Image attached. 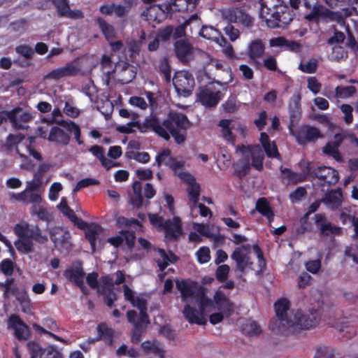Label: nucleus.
Segmentation results:
<instances>
[{
	"mask_svg": "<svg viewBox=\"0 0 358 358\" xmlns=\"http://www.w3.org/2000/svg\"><path fill=\"white\" fill-rule=\"evenodd\" d=\"M276 318L270 320L268 327L275 334L288 336L294 333L296 328L308 330L315 327L321 319L320 308H313L308 311L297 310L294 314V320L289 319L287 310L289 308V301L282 298L274 303Z\"/></svg>",
	"mask_w": 358,
	"mask_h": 358,
	"instance_id": "f257e3e1",
	"label": "nucleus"
},
{
	"mask_svg": "<svg viewBox=\"0 0 358 358\" xmlns=\"http://www.w3.org/2000/svg\"><path fill=\"white\" fill-rule=\"evenodd\" d=\"M191 126L192 123L185 114L170 111L163 121L157 115L150 114L145 119L141 130H152L165 141H169L171 136L177 144H182L186 141L187 129Z\"/></svg>",
	"mask_w": 358,
	"mask_h": 358,
	"instance_id": "f03ea898",
	"label": "nucleus"
},
{
	"mask_svg": "<svg viewBox=\"0 0 358 358\" xmlns=\"http://www.w3.org/2000/svg\"><path fill=\"white\" fill-rule=\"evenodd\" d=\"M13 231L19 238L14 242V245L17 251L22 254L27 255L33 252L32 241L39 244H45L48 241V236L42 234V230L38 225H31L27 222L16 224Z\"/></svg>",
	"mask_w": 358,
	"mask_h": 358,
	"instance_id": "7ed1b4c3",
	"label": "nucleus"
},
{
	"mask_svg": "<svg viewBox=\"0 0 358 358\" xmlns=\"http://www.w3.org/2000/svg\"><path fill=\"white\" fill-rule=\"evenodd\" d=\"M259 15L271 29L284 27L289 24L294 17L292 11L287 6L273 4L268 6L267 1L261 3Z\"/></svg>",
	"mask_w": 358,
	"mask_h": 358,
	"instance_id": "20e7f679",
	"label": "nucleus"
},
{
	"mask_svg": "<svg viewBox=\"0 0 358 358\" xmlns=\"http://www.w3.org/2000/svg\"><path fill=\"white\" fill-rule=\"evenodd\" d=\"M224 18L229 22L224 28V32L231 41H236L240 36V31L231 23H239L246 27H251L253 24V18L240 8H233L224 13Z\"/></svg>",
	"mask_w": 358,
	"mask_h": 358,
	"instance_id": "39448f33",
	"label": "nucleus"
},
{
	"mask_svg": "<svg viewBox=\"0 0 358 358\" xmlns=\"http://www.w3.org/2000/svg\"><path fill=\"white\" fill-rule=\"evenodd\" d=\"M305 175H310L314 178H317L321 187L334 185L339 180V174L337 170L326 166L313 167L310 163H307Z\"/></svg>",
	"mask_w": 358,
	"mask_h": 358,
	"instance_id": "423d86ee",
	"label": "nucleus"
},
{
	"mask_svg": "<svg viewBox=\"0 0 358 358\" xmlns=\"http://www.w3.org/2000/svg\"><path fill=\"white\" fill-rule=\"evenodd\" d=\"M215 83L223 86L227 85L228 82L222 83L220 81H213L199 88L197 99L205 107L216 106L221 99V92L215 87Z\"/></svg>",
	"mask_w": 358,
	"mask_h": 358,
	"instance_id": "0eeeda50",
	"label": "nucleus"
},
{
	"mask_svg": "<svg viewBox=\"0 0 358 358\" xmlns=\"http://www.w3.org/2000/svg\"><path fill=\"white\" fill-rule=\"evenodd\" d=\"M172 81L178 95L184 97H187L192 94L195 85L193 75L187 71H176Z\"/></svg>",
	"mask_w": 358,
	"mask_h": 358,
	"instance_id": "6e6552de",
	"label": "nucleus"
},
{
	"mask_svg": "<svg viewBox=\"0 0 358 358\" xmlns=\"http://www.w3.org/2000/svg\"><path fill=\"white\" fill-rule=\"evenodd\" d=\"M134 0H123L121 3H105L100 6L99 12L104 15H113L120 19L126 18L131 11Z\"/></svg>",
	"mask_w": 358,
	"mask_h": 358,
	"instance_id": "1a4fd4ad",
	"label": "nucleus"
},
{
	"mask_svg": "<svg viewBox=\"0 0 358 358\" xmlns=\"http://www.w3.org/2000/svg\"><path fill=\"white\" fill-rule=\"evenodd\" d=\"M296 141L300 145H305L307 143H315L319 138L324 137L320 130L309 124H303L292 132Z\"/></svg>",
	"mask_w": 358,
	"mask_h": 358,
	"instance_id": "9d476101",
	"label": "nucleus"
},
{
	"mask_svg": "<svg viewBox=\"0 0 358 358\" xmlns=\"http://www.w3.org/2000/svg\"><path fill=\"white\" fill-rule=\"evenodd\" d=\"M173 51L176 58L184 65H187L194 57V47L187 38L176 40Z\"/></svg>",
	"mask_w": 358,
	"mask_h": 358,
	"instance_id": "9b49d317",
	"label": "nucleus"
},
{
	"mask_svg": "<svg viewBox=\"0 0 358 358\" xmlns=\"http://www.w3.org/2000/svg\"><path fill=\"white\" fill-rule=\"evenodd\" d=\"M315 224L320 230V234L322 236H329L330 235H341V228L329 222L324 213H317L314 216Z\"/></svg>",
	"mask_w": 358,
	"mask_h": 358,
	"instance_id": "f8f14e48",
	"label": "nucleus"
},
{
	"mask_svg": "<svg viewBox=\"0 0 358 358\" xmlns=\"http://www.w3.org/2000/svg\"><path fill=\"white\" fill-rule=\"evenodd\" d=\"M27 348L31 358H62V355L53 346L42 348L38 343L29 341Z\"/></svg>",
	"mask_w": 358,
	"mask_h": 358,
	"instance_id": "ddd939ff",
	"label": "nucleus"
},
{
	"mask_svg": "<svg viewBox=\"0 0 358 358\" xmlns=\"http://www.w3.org/2000/svg\"><path fill=\"white\" fill-rule=\"evenodd\" d=\"M8 325L9 328L14 330V335L17 340L28 339L30 335L29 328L18 315H10L8 317Z\"/></svg>",
	"mask_w": 358,
	"mask_h": 358,
	"instance_id": "4468645a",
	"label": "nucleus"
},
{
	"mask_svg": "<svg viewBox=\"0 0 358 358\" xmlns=\"http://www.w3.org/2000/svg\"><path fill=\"white\" fill-rule=\"evenodd\" d=\"M50 238L56 248L68 249L70 246V234L59 227H54L49 229Z\"/></svg>",
	"mask_w": 358,
	"mask_h": 358,
	"instance_id": "2eb2a0df",
	"label": "nucleus"
},
{
	"mask_svg": "<svg viewBox=\"0 0 358 358\" xmlns=\"http://www.w3.org/2000/svg\"><path fill=\"white\" fill-rule=\"evenodd\" d=\"M85 273L83 267V262L77 260L73 262L72 265L64 271V276L74 285L80 284L84 280Z\"/></svg>",
	"mask_w": 358,
	"mask_h": 358,
	"instance_id": "dca6fc26",
	"label": "nucleus"
},
{
	"mask_svg": "<svg viewBox=\"0 0 358 358\" xmlns=\"http://www.w3.org/2000/svg\"><path fill=\"white\" fill-rule=\"evenodd\" d=\"M231 258L236 262V270L241 273H244L247 268L252 269L253 262L248 254L241 251V248H236Z\"/></svg>",
	"mask_w": 358,
	"mask_h": 358,
	"instance_id": "f3484780",
	"label": "nucleus"
},
{
	"mask_svg": "<svg viewBox=\"0 0 358 358\" xmlns=\"http://www.w3.org/2000/svg\"><path fill=\"white\" fill-rule=\"evenodd\" d=\"M78 68L74 65L73 63L70 62L65 66L52 70L45 75V78L57 80L64 77L76 76L78 74Z\"/></svg>",
	"mask_w": 358,
	"mask_h": 358,
	"instance_id": "a211bd4d",
	"label": "nucleus"
},
{
	"mask_svg": "<svg viewBox=\"0 0 358 358\" xmlns=\"http://www.w3.org/2000/svg\"><path fill=\"white\" fill-rule=\"evenodd\" d=\"M328 208L335 210L338 209L343 203V193L340 188L327 192L322 199Z\"/></svg>",
	"mask_w": 358,
	"mask_h": 358,
	"instance_id": "6ab92c4d",
	"label": "nucleus"
},
{
	"mask_svg": "<svg viewBox=\"0 0 358 358\" xmlns=\"http://www.w3.org/2000/svg\"><path fill=\"white\" fill-rule=\"evenodd\" d=\"M182 314L190 324L203 325L206 323V319L204 317L203 313L199 308L197 310L189 304H186L184 306Z\"/></svg>",
	"mask_w": 358,
	"mask_h": 358,
	"instance_id": "aec40b11",
	"label": "nucleus"
},
{
	"mask_svg": "<svg viewBox=\"0 0 358 358\" xmlns=\"http://www.w3.org/2000/svg\"><path fill=\"white\" fill-rule=\"evenodd\" d=\"M166 237L170 239H177L182 232L181 222L179 217H174L173 220H167L163 224Z\"/></svg>",
	"mask_w": 358,
	"mask_h": 358,
	"instance_id": "412c9836",
	"label": "nucleus"
},
{
	"mask_svg": "<svg viewBox=\"0 0 358 358\" xmlns=\"http://www.w3.org/2000/svg\"><path fill=\"white\" fill-rule=\"evenodd\" d=\"M120 69L118 72L119 80L122 84L131 83L136 76V67L128 62H122L117 66Z\"/></svg>",
	"mask_w": 358,
	"mask_h": 358,
	"instance_id": "4be33fe9",
	"label": "nucleus"
},
{
	"mask_svg": "<svg viewBox=\"0 0 358 358\" xmlns=\"http://www.w3.org/2000/svg\"><path fill=\"white\" fill-rule=\"evenodd\" d=\"M215 303L219 310L224 313L226 316H229L233 310L232 303L221 291H217L214 296Z\"/></svg>",
	"mask_w": 358,
	"mask_h": 358,
	"instance_id": "5701e85b",
	"label": "nucleus"
},
{
	"mask_svg": "<svg viewBox=\"0 0 358 358\" xmlns=\"http://www.w3.org/2000/svg\"><path fill=\"white\" fill-rule=\"evenodd\" d=\"M265 52V45L260 39L252 41L248 45V55L249 58L258 64L256 59L261 58Z\"/></svg>",
	"mask_w": 358,
	"mask_h": 358,
	"instance_id": "b1692460",
	"label": "nucleus"
},
{
	"mask_svg": "<svg viewBox=\"0 0 358 358\" xmlns=\"http://www.w3.org/2000/svg\"><path fill=\"white\" fill-rule=\"evenodd\" d=\"M255 209L262 216L266 217L269 223L273 220L274 212L266 198H259L256 202Z\"/></svg>",
	"mask_w": 358,
	"mask_h": 358,
	"instance_id": "393cba45",
	"label": "nucleus"
},
{
	"mask_svg": "<svg viewBox=\"0 0 358 358\" xmlns=\"http://www.w3.org/2000/svg\"><path fill=\"white\" fill-rule=\"evenodd\" d=\"M48 140L63 145H67L70 141V136L58 127L51 128Z\"/></svg>",
	"mask_w": 358,
	"mask_h": 358,
	"instance_id": "a878e982",
	"label": "nucleus"
},
{
	"mask_svg": "<svg viewBox=\"0 0 358 358\" xmlns=\"http://www.w3.org/2000/svg\"><path fill=\"white\" fill-rule=\"evenodd\" d=\"M133 193L129 195V203L136 208H140L143 203L142 195V185L140 181H135L132 184Z\"/></svg>",
	"mask_w": 358,
	"mask_h": 358,
	"instance_id": "bb28decb",
	"label": "nucleus"
},
{
	"mask_svg": "<svg viewBox=\"0 0 358 358\" xmlns=\"http://www.w3.org/2000/svg\"><path fill=\"white\" fill-rule=\"evenodd\" d=\"M96 23L108 41L116 38V32L114 27L109 24L101 17L95 19Z\"/></svg>",
	"mask_w": 358,
	"mask_h": 358,
	"instance_id": "cd10ccee",
	"label": "nucleus"
},
{
	"mask_svg": "<svg viewBox=\"0 0 358 358\" xmlns=\"http://www.w3.org/2000/svg\"><path fill=\"white\" fill-rule=\"evenodd\" d=\"M280 170L282 173L285 174L284 178H286L287 179L288 182L294 185L298 182L305 181L306 177L308 176L305 175V173L306 171V167L304 169H303L302 174L294 172L291 169L283 166H281Z\"/></svg>",
	"mask_w": 358,
	"mask_h": 358,
	"instance_id": "c85d7f7f",
	"label": "nucleus"
},
{
	"mask_svg": "<svg viewBox=\"0 0 358 358\" xmlns=\"http://www.w3.org/2000/svg\"><path fill=\"white\" fill-rule=\"evenodd\" d=\"M141 347L146 354L153 353L158 355L159 358H165L164 351L161 348L159 342L156 340L153 341H145L141 343Z\"/></svg>",
	"mask_w": 358,
	"mask_h": 358,
	"instance_id": "c756f323",
	"label": "nucleus"
},
{
	"mask_svg": "<svg viewBox=\"0 0 358 358\" xmlns=\"http://www.w3.org/2000/svg\"><path fill=\"white\" fill-rule=\"evenodd\" d=\"M98 339L103 340L106 344L111 345L113 341L114 331L106 323L101 322L97 326Z\"/></svg>",
	"mask_w": 358,
	"mask_h": 358,
	"instance_id": "7c9ffc66",
	"label": "nucleus"
},
{
	"mask_svg": "<svg viewBox=\"0 0 358 358\" xmlns=\"http://www.w3.org/2000/svg\"><path fill=\"white\" fill-rule=\"evenodd\" d=\"M331 12L320 4H315L312 11L305 15V19L309 22H317L320 17H328Z\"/></svg>",
	"mask_w": 358,
	"mask_h": 358,
	"instance_id": "2f4dec72",
	"label": "nucleus"
},
{
	"mask_svg": "<svg viewBox=\"0 0 358 358\" xmlns=\"http://www.w3.org/2000/svg\"><path fill=\"white\" fill-rule=\"evenodd\" d=\"M30 213L31 215H36L38 220H42L47 223L50 222L53 219L52 214L43 206L33 205L30 208Z\"/></svg>",
	"mask_w": 358,
	"mask_h": 358,
	"instance_id": "473e14b6",
	"label": "nucleus"
},
{
	"mask_svg": "<svg viewBox=\"0 0 358 358\" xmlns=\"http://www.w3.org/2000/svg\"><path fill=\"white\" fill-rule=\"evenodd\" d=\"M231 120L228 119H222L219 122L218 125L222 128V134L224 139L228 143L234 144L236 136L232 133L234 127H231Z\"/></svg>",
	"mask_w": 358,
	"mask_h": 358,
	"instance_id": "72a5a7b5",
	"label": "nucleus"
},
{
	"mask_svg": "<svg viewBox=\"0 0 358 358\" xmlns=\"http://www.w3.org/2000/svg\"><path fill=\"white\" fill-rule=\"evenodd\" d=\"M15 297L19 302L22 308V311L25 313H29L32 308V304L26 289L22 288L20 292L18 293Z\"/></svg>",
	"mask_w": 358,
	"mask_h": 358,
	"instance_id": "f704fd0d",
	"label": "nucleus"
},
{
	"mask_svg": "<svg viewBox=\"0 0 358 358\" xmlns=\"http://www.w3.org/2000/svg\"><path fill=\"white\" fill-rule=\"evenodd\" d=\"M199 35L208 40L215 41L219 43L222 34L221 32L212 26L203 25L200 31Z\"/></svg>",
	"mask_w": 358,
	"mask_h": 358,
	"instance_id": "c9c22d12",
	"label": "nucleus"
},
{
	"mask_svg": "<svg viewBox=\"0 0 358 358\" xmlns=\"http://www.w3.org/2000/svg\"><path fill=\"white\" fill-rule=\"evenodd\" d=\"M142 15H143L147 20L159 22L164 17L162 15L159 7L156 4L150 5L146 10H145Z\"/></svg>",
	"mask_w": 358,
	"mask_h": 358,
	"instance_id": "e433bc0d",
	"label": "nucleus"
},
{
	"mask_svg": "<svg viewBox=\"0 0 358 358\" xmlns=\"http://www.w3.org/2000/svg\"><path fill=\"white\" fill-rule=\"evenodd\" d=\"M176 287L180 292L182 300L187 301L188 299L194 297L195 296L194 285L189 284L186 281H182L181 282H176Z\"/></svg>",
	"mask_w": 358,
	"mask_h": 358,
	"instance_id": "4c0bfd02",
	"label": "nucleus"
},
{
	"mask_svg": "<svg viewBox=\"0 0 358 358\" xmlns=\"http://www.w3.org/2000/svg\"><path fill=\"white\" fill-rule=\"evenodd\" d=\"M0 287L3 288V294L5 296L12 295L15 296L22 290V289L15 284V280L13 278H8L5 282L0 284Z\"/></svg>",
	"mask_w": 358,
	"mask_h": 358,
	"instance_id": "58836bf2",
	"label": "nucleus"
},
{
	"mask_svg": "<svg viewBox=\"0 0 358 358\" xmlns=\"http://www.w3.org/2000/svg\"><path fill=\"white\" fill-rule=\"evenodd\" d=\"M252 159L251 166L256 170L261 171L263 166V161L264 159V155L263 151L259 148L256 147L252 150L250 156Z\"/></svg>",
	"mask_w": 358,
	"mask_h": 358,
	"instance_id": "ea45409f",
	"label": "nucleus"
},
{
	"mask_svg": "<svg viewBox=\"0 0 358 358\" xmlns=\"http://www.w3.org/2000/svg\"><path fill=\"white\" fill-rule=\"evenodd\" d=\"M194 299L198 303L199 308L203 314L208 308L213 306L212 300L206 296L203 289H200L197 292L194 296Z\"/></svg>",
	"mask_w": 358,
	"mask_h": 358,
	"instance_id": "a19ab883",
	"label": "nucleus"
},
{
	"mask_svg": "<svg viewBox=\"0 0 358 358\" xmlns=\"http://www.w3.org/2000/svg\"><path fill=\"white\" fill-rule=\"evenodd\" d=\"M238 169L234 171V174L239 178L242 179L250 172V167L252 166L250 163L248 156L241 159L237 164Z\"/></svg>",
	"mask_w": 358,
	"mask_h": 358,
	"instance_id": "79ce46f5",
	"label": "nucleus"
},
{
	"mask_svg": "<svg viewBox=\"0 0 358 358\" xmlns=\"http://www.w3.org/2000/svg\"><path fill=\"white\" fill-rule=\"evenodd\" d=\"M33 118L31 113L29 111H24L21 108V110L17 112L15 116V122L11 123L13 127L16 129H21L23 128L22 123H27L30 122Z\"/></svg>",
	"mask_w": 358,
	"mask_h": 358,
	"instance_id": "37998d69",
	"label": "nucleus"
},
{
	"mask_svg": "<svg viewBox=\"0 0 358 358\" xmlns=\"http://www.w3.org/2000/svg\"><path fill=\"white\" fill-rule=\"evenodd\" d=\"M159 70L164 76V79L166 83L171 81V67L167 57H163L159 62Z\"/></svg>",
	"mask_w": 358,
	"mask_h": 358,
	"instance_id": "c03bdc74",
	"label": "nucleus"
},
{
	"mask_svg": "<svg viewBox=\"0 0 358 358\" xmlns=\"http://www.w3.org/2000/svg\"><path fill=\"white\" fill-rule=\"evenodd\" d=\"M187 192L189 198V200L194 203V204H196L199 200L200 192H201V187L200 185L196 182V181L194 182L191 185H188L187 188Z\"/></svg>",
	"mask_w": 358,
	"mask_h": 358,
	"instance_id": "a18cd8bd",
	"label": "nucleus"
},
{
	"mask_svg": "<svg viewBox=\"0 0 358 358\" xmlns=\"http://www.w3.org/2000/svg\"><path fill=\"white\" fill-rule=\"evenodd\" d=\"M243 331L245 334L252 336L260 334L262 329L257 322L248 321L243 325Z\"/></svg>",
	"mask_w": 358,
	"mask_h": 358,
	"instance_id": "49530a36",
	"label": "nucleus"
},
{
	"mask_svg": "<svg viewBox=\"0 0 358 358\" xmlns=\"http://www.w3.org/2000/svg\"><path fill=\"white\" fill-rule=\"evenodd\" d=\"M116 224L118 227H129L132 225H136L141 229L143 224L136 218H127L124 216H120L116 220Z\"/></svg>",
	"mask_w": 358,
	"mask_h": 358,
	"instance_id": "de8ad7c7",
	"label": "nucleus"
},
{
	"mask_svg": "<svg viewBox=\"0 0 358 358\" xmlns=\"http://www.w3.org/2000/svg\"><path fill=\"white\" fill-rule=\"evenodd\" d=\"M21 110V108L17 106L12 109L10 111L8 110H1L0 111V126L8 120L10 122V123L15 122V116L17 112Z\"/></svg>",
	"mask_w": 358,
	"mask_h": 358,
	"instance_id": "09e8293b",
	"label": "nucleus"
},
{
	"mask_svg": "<svg viewBox=\"0 0 358 358\" xmlns=\"http://www.w3.org/2000/svg\"><path fill=\"white\" fill-rule=\"evenodd\" d=\"M157 252L162 259H157L156 262L159 268V271L163 272L169 266V263H173V260H171V259L169 257V255L166 253L164 249L158 248Z\"/></svg>",
	"mask_w": 358,
	"mask_h": 358,
	"instance_id": "8fccbe9b",
	"label": "nucleus"
},
{
	"mask_svg": "<svg viewBox=\"0 0 358 358\" xmlns=\"http://www.w3.org/2000/svg\"><path fill=\"white\" fill-rule=\"evenodd\" d=\"M357 90L355 86H337L335 89L336 96L338 98H348L352 96Z\"/></svg>",
	"mask_w": 358,
	"mask_h": 358,
	"instance_id": "3c124183",
	"label": "nucleus"
},
{
	"mask_svg": "<svg viewBox=\"0 0 358 358\" xmlns=\"http://www.w3.org/2000/svg\"><path fill=\"white\" fill-rule=\"evenodd\" d=\"M15 265L14 262L10 259H4L0 262V271L6 276H12Z\"/></svg>",
	"mask_w": 358,
	"mask_h": 358,
	"instance_id": "603ef678",
	"label": "nucleus"
},
{
	"mask_svg": "<svg viewBox=\"0 0 358 358\" xmlns=\"http://www.w3.org/2000/svg\"><path fill=\"white\" fill-rule=\"evenodd\" d=\"M97 228L98 226L96 225L93 227L88 226L85 231V238L90 243L92 251H94L96 248V238L98 235Z\"/></svg>",
	"mask_w": 358,
	"mask_h": 358,
	"instance_id": "864d4df0",
	"label": "nucleus"
},
{
	"mask_svg": "<svg viewBox=\"0 0 358 358\" xmlns=\"http://www.w3.org/2000/svg\"><path fill=\"white\" fill-rule=\"evenodd\" d=\"M64 127L69 131L73 133L74 138L79 145H82L83 143V141L81 140L80 128L78 124H76L74 122L70 121L69 122H66L65 124H64Z\"/></svg>",
	"mask_w": 358,
	"mask_h": 358,
	"instance_id": "5fc2aeb1",
	"label": "nucleus"
},
{
	"mask_svg": "<svg viewBox=\"0 0 358 358\" xmlns=\"http://www.w3.org/2000/svg\"><path fill=\"white\" fill-rule=\"evenodd\" d=\"M15 52L27 60L32 59L34 55V50L33 48L25 44L16 46Z\"/></svg>",
	"mask_w": 358,
	"mask_h": 358,
	"instance_id": "6e6d98bb",
	"label": "nucleus"
},
{
	"mask_svg": "<svg viewBox=\"0 0 358 358\" xmlns=\"http://www.w3.org/2000/svg\"><path fill=\"white\" fill-rule=\"evenodd\" d=\"M230 267L227 264L218 266L215 271V278L220 282H224L228 278Z\"/></svg>",
	"mask_w": 358,
	"mask_h": 358,
	"instance_id": "4d7b16f0",
	"label": "nucleus"
},
{
	"mask_svg": "<svg viewBox=\"0 0 358 358\" xmlns=\"http://www.w3.org/2000/svg\"><path fill=\"white\" fill-rule=\"evenodd\" d=\"M143 124H144V122L141 123L139 121H131L128 123L127 125L120 126L117 128V131L123 134H130L132 132V127H135L142 133H145L147 131H141Z\"/></svg>",
	"mask_w": 358,
	"mask_h": 358,
	"instance_id": "13d9d810",
	"label": "nucleus"
},
{
	"mask_svg": "<svg viewBox=\"0 0 358 358\" xmlns=\"http://www.w3.org/2000/svg\"><path fill=\"white\" fill-rule=\"evenodd\" d=\"M173 36V26L168 25L164 28L159 29L157 37L163 42L169 41Z\"/></svg>",
	"mask_w": 358,
	"mask_h": 358,
	"instance_id": "bf43d9fd",
	"label": "nucleus"
},
{
	"mask_svg": "<svg viewBox=\"0 0 358 358\" xmlns=\"http://www.w3.org/2000/svg\"><path fill=\"white\" fill-rule=\"evenodd\" d=\"M146 331L145 327H140L135 324L131 332V341L134 344L138 343L142 338L143 334Z\"/></svg>",
	"mask_w": 358,
	"mask_h": 358,
	"instance_id": "052dcab7",
	"label": "nucleus"
},
{
	"mask_svg": "<svg viewBox=\"0 0 358 358\" xmlns=\"http://www.w3.org/2000/svg\"><path fill=\"white\" fill-rule=\"evenodd\" d=\"M196 255L200 264H206L210 260V251L208 247H201L196 252Z\"/></svg>",
	"mask_w": 358,
	"mask_h": 358,
	"instance_id": "680f3d73",
	"label": "nucleus"
},
{
	"mask_svg": "<svg viewBox=\"0 0 358 358\" xmlns=\"http://www.w3.org/2000/svg\"><path fill=\"white\" fill-rule=\"evenodd\" d=\"M266 156L269 158H280V155L278 152V147L275 141L269 143L268 145L263 147Z\"/></svg>",
	"mask_w": 358,
	"mask_h": 358,
	"instance_id": "e2e57ef3",
	"label": "nucleus"
},
{
	"mask_svg": "<svg viewBox=\"0 0 358 358\" xmlns=\"http://www.w3.org/2000/svg\"><path fill=\"white\" fill-rule=\"evenodd\" d=\"M99 181L98 180L91 178H86L84 179L80 180L78 181L76 184V185L73 188V192H76L80 191L82 188L87 187L91 185H99Z\"/></svg>",
	"mask_w": 358,
	"mask_h": 358,
	"instance_id": "0e129e2a",
	"label": "nucleus"
},
{
	"mask_svg": "<svg viewBox=\"0 0 358 358\" xmlns=\"http://www.w3.org/2000/svg\"><path fill=\"white\" fill-rule=\"evenodd\" d=\"M101 293L103 295V301L106 306L110 308L114 306V302L117 299V294L111 289L107 292H101Z\"/></svg>",
	"mask_w": 358,
	"mask_h": 358,
	"instance_id": "69168bd1",
	"label": "nucleus"
},
{
	"mask_svg": "<svg viewBox=\"0 0 358 358\" xmlns=\"http://www.w3.org/2000/svg\"><path fill=\"white\" fill-rule=\"evenodd\" d=\"M125 241L126 245L129 249H132L134 247L136 236L134 231L129 230H122L120 232Z\"/></svg>",
	"mask_w": 358,
	"mask_h": 358,
	"instance_id": "338daca9",
	"label": "nucleus"
},
{
	"mask_svg": "<svg viewBox=\"0 0 358 358\" xmlns=\"http://www.w3.org/2000/svg\"><path fill=\"white\" fill-rule=\"evenodd\" d=\"M341 110L344 114V122L350 124L353 122V108L350 104L343 103L341 106Z\"/></svg>",
	"mask_w": 358,
	"mask_h": 358,
	"instance_id": "774afa93",
	"label": "nucleus"
}]
</instances>
